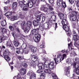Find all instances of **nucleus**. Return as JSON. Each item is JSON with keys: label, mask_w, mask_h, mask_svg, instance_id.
Returning <instances> with one entry per match:
<instances>
[{"label": "nucleus", "mask_w": 79, "mask_h": 79, "mask_svg": "<svg viewBox=\"0 0 79 79\" xmlns=\"http://www.w3.org/2000/svg\"><path fill=\"white\" fill-rule=\"evenodd\" d=\"M19 6H20L21 8H23L24 7V4L23 2L21 1H19Z\"/></svg>", "instance_id": "24"}, {"label": "nucleus", "mask_w": 79, "mask_h": 79, "mask_svg": "<svg viewBox=\"0 0 79 79\" xmlns=\"http://www.w3.org/2000/svg\"><path fill=\"white\" fill-rule=\"evenodd\" d=\"M7 47L8 48H10V49L12 50H15V48L13 44H7Z\"/></svg>", "instance_id": "10"}, {"label": "nucleus", "mask_w": 79, "mask_h": 79, "mask_svg": "<svg viewBox=\"0 0 79 79\" xmlns=\"http://www.w3.org/2000/svg\"><path fill=\"white\" fill-rule=\"evenodd\" d=\"M27 26L30 27L31 26V25H32V22L31 21H28L27 23Z\"/></svg>", "instance_id": "39"}, {"label": "nucleus", "mask_w": 79, "mask_h": 79, "mask_svg": "<svg viewBox=\"0 0 79 79\" xmlns=\"http://www.w3.org/2000/svg\"><path fill=\"white\" fill-rule=\"evenodd\" d=\"M44 68L45 67L46 68H50L49 63L48 62V60H46L44 62Z\"/></svg>", "instance_id": "14"}, {"label": "nucleus", "mask_w": 79, "mask_h": 79, "mask_svg": "<svg viewBox=\"0 0 79 79\" xmlns=\"http://www.w3.org/2000/svg\"><path fill=\"white\" fill-rule=\"evenodd\" d=\"M75 60L76 61L77 63H79V58L76 57Z\"/></svg>", "instance_id": "57"}, {"label": "nucleus", "mask_w": 79, "mask_h": 79, "mask_svg": "<svg viewBox=\"0 0 79 79\" xmlns=\"http://www.w3.org/2000/svg\"><path fill=\"white\" fill-rule=\"evenodd\" d=\"M19 17L20 18H23L24 17V16L21 13H19Z\"/></svg>", "instance_id": "48"}, {"label": "nucleus", "mask_w": 79, "mask_h": 79, "mask_svg": "<svg viewBox=\"0 0 79 79\" xmlns=\"http://www.w3.org/2000/svg\"><path fill=\"white\" fill-rule=\"evenodd\" d=\"M29 48L31 50L32 52H33L34 53L35 52H36V51L37 50V48L34 47L30 46L29 47Z\"/></svg>", "instance_id": "19"}, {"label": "nucleus", "mask_w": 79, "mask_h": 79, "mask_svg": "<svg viewBox=\"0 0 79 79\" xmlns=\"http://www.w3.org/2000/svg\"><path fill=\"white\" fill-rule=\"evenodd\" d=\"M74 68H75V69H79V64H77L75 66Z\"/></svg>", "instance_id": "51"}, {"label": "nucleus", "mask_w": 79, "mask_h": 79, "mask_svg": "<svg viewBox=\"0 0 79 79\" xmlns=\"http://www.w3.org/2000/svg\"><path fill=\"white\" fill-rule=\"evenodd\" d=\"M66 32L68 36H71V32L70 30L66 31Z\"/></svg>", "instance_id": "38"}, {"label": "nucleus", "mask_w": 79, "mask_h": 79, "mask_svg": "<svg viewBox=\"0 0 79 79\" xmlns=\"http://www.w3.org/2000/svg\"><path fill=\"white\" fill-rule=\"evenodd\" d=\"M36 77V75L35 73H33L30 76L31 79H35Z\"/></svg>", "instance_id": "29"}, {"label": "nucleus", "mask_w": 79, "mask_h": 79, "mask_svg": "<svg viewBox=\"0 0 79 79\" xmlns=\"http://www.w3.org/2000/svg\"><path fill=\"white\" fill-rule=\"evenodd\" d=\"M17 23L18 24H21V25H22V24H23V21H19L17 22Z\"/></svg>", "instance_id": "52"}, {"label": "nucleus", "mask_w": 79, "mask_h": 79, "mask_svg": "<svg viewBox=\"0 0 79 79\" xmlns=\"http://www.w3.org/2000/svg\"><path fill=\"white\" fill-rule=\"evenodd\" d=\"M22 65L23 67H24V68H26V67L27 66V63H23Z\"/></svg>", "instance_id": "50"}, {"label": "nucleus", "mask_w": 79, "mask_h": 79, "mask_svg": "<svg viewBox=\"0 0 79 79\" xmlns=\"http://www.w3.org/2000/svg\"><path fill=\"white\" fill-rule=\"evenodd\" d=\"M63 28L65 31V32L68 31H69L70 30V28H69V27L68 26V25H63Z\"/></svg>", "instance_id": "12"}, {"label": "nucleus", "mask_w": 79, "mask_h": 79, "mask_svg": "<svg viewBox=\"0 0 79 79\" xmlns=\"http://www.w3.org/2000/svg\"><path fill=\"white\" fill-rule=\"evenodd\" d=\"M63 0H58L57 1V4L58 6L61 5L63 3Z\"/></svg>", "instance_id": "28"}, {"label": "nucleus", "mask_w": 79, "mask_h": 79, "mask_svg": "<svg viewBox=\"0 0 79 79\" xmlns=\"http://www.w3.org/2000/svg\"><path fill=\"white\" fill-rule=\"evenodd\" d=\"M9 54H10L9 53V51L8 50V49H6L4 51V52L3 55L4 57L8 56V55H9Z\"/></svg>", "instance_id": "11"}, {"label": "nucleus", "mask_w": 79, "mask_h": 79, "mask_svg": "<svg viewBox=\"0 0 79 79\" xmlns=\"http://www.w3.org/2000/svg\"><path fill=\"white\" fill-rule=\"evenodd\" d=\"M12 35L13 36L14 38H15L16 37V34H15L14 32H13L11 33Z\"/></svg>", "instance_id": "58"}, {"label": "nucleus", "mask_w": 79, "mask_h": 79, "mask_svg": "<svg viewBox=\"0 0 79 79\" xmlns=\"http://www.w3.org/2000/svg\"><path fill=\"white\" fill-rule=\"evenodd\" d=\"M49 0V2L51 4V6H53L54 4V0Z\"/></svg>", "instance_id": "37"}, {"label": "nucleus", "mask_w": 79, "mask_h": 79, "mask_svg": "<svg viewBox=\"0 0 79 79\" xmlns=\"http://www.w3.org/2000/svg\"><path fill=\"white\" fill-rule=\"evenodd\" d=\"M61 23L63 26H66V25H68L69 23L68 22V21L66 19H62L61 21Z\"/></svg>", "instance_id": "9"}, {"label": "nucleus", "mask_w": 79, "mask_h": 79, "mask_svg": "<svg viewBox=\"0 0 79 79\" xmlns=\"http://www.w3.org/2000/svg\"><path fill=\"white\" fill-rule=\"evenodd\" d=\"M14 45L15 47H18V45H19V43L18 42H16L15 41H14Z\"/></svg>", "instance_id": "40"}, {"label": "nucleus", "mask_w": 79, "mask_h": 79, "mask_svg": "<svg viewBox=\"0 0 79 79\" xmlns=\"http://www.w3.org/2000/svg\"><path fill=\"white\" fill-rule=\"evenodd\" d=\"M32 2L33 3H34L35 4L38 3V6H39V2L38 0H32Z\"/></svg>", "instance_id": "42"}, {"label": "nucleus", "mask_w": 79, "mask_h": 79, "mask_svg": "<svg viewBox=\"0 0 79 79\" xmlns=\"http://www.w3.org/2000/svg\"><path fill=\"white\" fill-rule=\"evenodd\" d=\"M40 76L41 79H44L45 77V74L44 73H41Z\"/></svg>", "instance_id": "34"}, {"label": "nucleus", "mask_w": 79, "mask_h": 79, "mask_svg": "<svg viewBox=\"0 0 79 79\" xmlns=\"http://www.w3.org/2000/svg\"><path fill=\"white\" fill-rule=\"evenodd\" d=\"M71 53H70V54H72V55H74V54H75V52L74 51H71Z\"/></svg>", "instance_id": "64"}, {"label": "nucleus", "mask_w": 79, "mask_h": 79, "mask_svg": "<svg viewBox=\"0 0 79 79\" xmlns=\"http://www.w3.org/2000/svg\"><path fill=\"white\" fill-rule=\"evenodd\" d=\"M39 28L36 29H34L31 31V35H34L33 39L31 40L32 42H38L40 40L41 36L40 34H38Z\"/></svg>", "instance_id": "1"}, {"label": "nucleus", "mask_w": 79, "mask_h": 79, "mask_svg": "<svg viewBox=\"0 0 79 79\" xmlns=\"http://www.w3.org/2000/svg\"><path fill=\"white\" fill-rule=\"evenodd\" d=\"M9 28L11 31H13L15 30V28L13 26L10 25L9 27Z\"/></svg>", "instance_id": "35"}, {"label": "nucleus", "mask_w": 79, "mask_h": 79, "mask_svg": "<svg viewBox=\"0 0 79 79\" xmlns=\"http://www.w3.org/2000/svg\"><path fill=\"white\" fill-rule=\"evenodd\" d=\"M29 8H32L33 6L35 8H38V3L35 4L33 3L32 1L29 2L28 3L27 5Z\"/></svg>", "instance_id": "5"}, {"label": "nucleus", "mask_w": 79, "mask_h": 79, "mask_svg": "<svg viewBox=\"0 0 79 79\" xmlns=\"http://www.w3.org/2000/svg\"><path fill=\"white\" fill-rule=\"evenodd\" d=\"M4 12H6V11H8V7L6 6L4 7Z\"/></svg>", "instance_id": "44"}, {"label": "nucleus", "mask_w": 79, "mask_h": 79, "mask_svg": "<svg viewBox=\"0 0 79 79\" xmlns=\"http://www.w3.org/2000/svg\"><path fill=\"white\" fill-rule=\"evenodd\" d=\"M54 63V62H51L49 63V68L51 69H53L55 68Z\"/></svg>", "instance_id": "13"}, {"label": "nucleus", "mask_w": 79, "mask_h": 79, "mask_svg": "<svg viewBox=\"0 0 79 79\" xmlns=\"http://www.w3.org/2000/svg\"><path fill=\"white\" fill-rule=\"evenodd\" d=\"M79 13L77 12L72 11L71 13L69 15V19L71 21H74L77 19V16L78 15Z\"/></svg>", "instance_id": "2"}, {"label": "nucleus", "mask_w": 79, "mask_h": 79, "mask_svg": "<svg viewBox=\"0 0 79 79\" xmlns=\"http://www.w3.org/2000/svg\"><path fill=\"white\" fill-rule=\"evenodd\" d=\"M2 32L3 34H5V33L7 32V31H6V30L5 28H3V29H2Z\"/></svg>", "instance_id": "47"}, {"label": "nucleus", "mask_w": 79, "mask_h": 79, "mask_svg": "<svg viewBox=\"0 0 79 79\" xmlns=\"http://www.w3.org/2000/svg\"><path fill=\"white\" fill-rule=\"evenodd\" d=\"M46 5H47V6H48L49 9L50 10L52 11V10H54L53 8L52 7V6H50V4L47 3L46 4Z\"/></svg>", "instance_id": "27"}, {"label": "nucleus", "mask_w": 79, "mask_h": 79, "mask_svg": "<svg viewBox=\"0 0 79 79\" xmlns=\"http://www.w3.org/2000/svg\"><path fill=\"white\" fill-rule=\"evenodd\" d=\"M17 58L20 60H23V57L21 56H18Z\"/></svg>", "instance_id": "54"}, {"label": "nucleus", "mask_w": 79, "mask_h": 79, "mask_svg": "<svg viewBox=\"0 0 79 79\" xmlns=\"http://www.w3.org/2000/svg\"><path fill=\"white\" fill-rule=\"evenodd\" d=\"M71 62V59L69 58H68L67 60H66V63H69Z\"/></svg>", "instance_id": "60"}, {"label": "nucleus", "mask_w": 79, "mask_h": 79, "mask_svg": "<svg viewBox=\"0 0 79 79\" xmlns=\"http://www.w3.org/2000/svg\"><path fill=\"white\" fill-rule=\"evenodd\" d=\"M13 13H15V12H7L5 14V15L7 17L8 19H9L10 17V16Z\"/></svg>", "instance_id": "8"}, {"label": "nucleus", "mask_w": 79, "mask_h": 79, "mask_svg": "<svg viewBox=\"0 0 79 79\" xmlns=\"http://www.w3.org/2000/svg\"><path fill=\"white\" fill-rule=\"evenodd\" d=\"M46 71H47V73H48V74H51L52 73V72H51V70L50 69H46Z\"/></svg>", "instance_id": "49"}, {"label": "nucleus", "mask_w": 79, "mask_h": 79, "mask_svg": "<svg viewBox=\"0 0 79 79\" xmlns=\"http://www.w3.org/2000/svg\"><path fill=\"white\" fill-rule=\"evenodd\" d=\"M64 7V8H66V2H63L61 5Z\"/></svg>", "instance_id": "46"}, {"label": "nucleus", "mask_w": 79, "mask_h": 79, "mask_svg": "<svg viewBox=\"0 0 79 79\" xmlns=\"http://www.w3.org/2000/svg\"><path fill=\"white\" fill-rule=\"evenodd\" d=\"M61 55H59L57 56V58H59L60 59H62V60H63L64 59V58L66 57V54H63L62 57H61Z\"/></svg>", "instance_id": "16"}, {"label": "nucleus", "mask_w": 79, "mask_h": 79, "mask_svg": "<svg viewBox=\"0 0 79 79\" xmlns=\"http://www.w3.org/2000/svg\"><path fill=\"white\" fill-rule=\"evenodd\" d=\"M18 18H19L18 16V15H15V16L14 15L13 16L11 17L10 19L11 21H13L17 20V19H18Z\"/></svg>", "instance_id": "15"}, {"label": "nucleus", "mask_w": 79, "mask_h": 79, "mask_svg": "<svg viewBox=\"0 0 79 79\" xmlns=\"http://www.w3.org/2000/svg\"><path fill=\"white\" fill-rule=\"evenodd\" d=\"M36 64H36L35 65H34V64H31L30 66L31 67H32L33 68H35V65H36Z\"/></svg>", "instance_id": "56"}, {"label": "nucleus", "mask_w": 79, "mask_h": 79, "mask_svg": "<svg viewBox=\"0 0 79 79\" xmlns=\"http://www.w3.org/2000/svg\"><path fill=\"white\" fill-rule=\"evenodd\" d=\"M26 24H27V23H26L25 21H24L23 22L22 24V26H26Z\"/></svg>", "instance_id": "55"}, {"label": "nucleus", "mask_w": 79, "mask_h": 79, "mask_svg": "<svg viewBox=\"0 0 79 79\" xmlns=\"http://www.w3.org/2000/svg\"><path fill=\"white\" fill-rule=\"evenodd\" d=\"M58 16L60 19H64V14L62 13H59L58 14Z\"/></svg>", "instance_id": "17"}, {"label": "nucleus", "mask_w": 79, "mask_h": 79, "mask_svg": "<svg viewBox=\"0 0 79 79\" xmlns=\"http://www.w3.org/2000/svg\"><path fill=\"white\" fill-rule=\"evenodd\" d=\"M20 74L22 76H24L25 74H26V70H24V69H22L20 71Z\"/></svg>", "instance_id": "25"}, {"label": "nucleus", "mask_w": 79, "mask_h": 79, "mask_svg": "<svg viewBox=\"0 0 79 79\" xmlns=\"http://www.w3.org/2000/svg\"><path fill=\"white\" fill-rule=\"evenodd\" d=\"M18 26V24L17 23H15V24H13V26L14 27V28H15V29H16V28H17Z\"/></svg>", "instance_id": "45"}, {"label": "nucleus", "mask_w": 79, "mask_h": 79, "mask_svg": "<svg viewBox=\"0 0 79 79\" xmlns=\"http://www.w3.org/2000/svg\"><path fill=\"white\" fill-rule=\"evenodd\" d=\"M78 36L77 35H74L73 36V40L75 41L76 42V44H79V39H78Z\"/></svg>", "instance_id": "7"}, {"label": "nucleus", "mask_w": 79, "mask_h": 79, "mask_svg": "<svg viewBox=\"0 0 79 79\" xmlns=\"http://www.w3.org/2000/svg\"><path fill=\"white\" fill-rule=\"evenodd\" d=\"M52 20L54 21H56V16L55 15H52Z\"/></svg>", "instance_id": "43"}, {"label": "nucleus", "mask_w": 79, "mask_h": 79, "mask_svg": "<svg viewBox=\"0 0 79 79\" xmlns=\"http://www.w3.org/2000/svg\"><path fill=\"white\" fill-rule=\"evenodd\" d=\"M41 10L44 12H47V11H48V9L47 7H45L44 6H43L41 8Z\"/></svg>", "instance_id": "31"}, {"label": "nucleus", "mask_w": 79, "mask_h": 79, "mask_svg": "<svg viewBox=\"0 0 79 79\" xmlns=\"http://www.w3.org/2000/svg\"><path fill=\"white\" fill-rule=\"evenodd\" d=\"M42 16H43V14H42L38 15L37 16L36 20H34L33 21V24L34 26H39L40 24V22L39 21H40Z\"/></svg>", "instance_id": "3"}, {"label": "nucleus", "mask_w": 79, "mask_h": 79, "mask_svg": "<svg viewBox=\"0 0 79 79\" xmlns=\"http://www.w3.org/2000/svg\"><path fill=\"white\" fill-rule=\"evenodd\" d=\"M4 58L7 61H9L10 60V58L9 56L4 57Z\"/></svg>", "instance_id": "41"}, {"label": "nucleus", "mask_w": 79, "mask_h": 79, "mask_svg": "<svg viewBox=\"0 0 79 79\" xmlns=\"http://www.w3.org/2000/svg\"><path fill=\"white\" fill-rule=\"evenodd\" d=\"M38 68L39 69L37 71V73L41 74L43 73V70L42 69H44V65L42 63H40L38 64Z\"/></svg>", "instance_id": "4"}, {"label": "nucleus", "mask_w": 79, "mask_h": 79, "mask_svg": "<svg viewBox=\"0 0 79 79\" xmlns=\"http://www.w3.org/2000/svg\"><path fill=\"white\" fill-rule=\"evenodd\" d=\"M77 64V63L76 62L73 63L72 64L73 67L74 68Z\"/></svg>", "instance_id": "61"}, {"label": "nucleus", "mask_w": 79, "mask_h": 79, "mask_svg": "<svg viewBox=\"0 0 79 79\" xmlns=\"http://www.w3.org/2000/svg\"><path fill=\"white\" fill-rule=\"evenodd\" d=\"M29 2V0H24L23 3L24 5H27Z\"/></svg>", "instance_id": "36"}, {"label": "nucleus", "mask_w": 79, "mask_h": 79, "mask_svg": "<svg viewBox=\"0 0 79 79\" xmlns=\"http://www.w3.org/2000/svg\"><path fill=\"white\" fill-rule=\"evenodd\" d=\"M32 60H37L39 61V57L35 55H33L32 56Z\"/></svg>", "instance_id": "20"}, {"label": "nucleus", "mask_w": 79, "mask_h": 79, "mask_svg": "<svg viewBox=\"0 0 79 79\" xmlns=\"http://www.w3.org/2000/svg\"><path fill=\"white\" fill-rule=\"evenodd\" d=\"M73 72L75 73L77 75H79V69H74L73 70Z\"/></svg>", "instance_id": "33"}, {"label": "nucleus", "mask_w": 79, "mask_h": 79, "mask_svg": "<svg viewBox=\"0 0 79 79\" xmlns=\"http://www.w3.org/2000/svg\"><path fill=\"white\" fill-rule=\"evenodd\" d=\"M30 29H31V27H29L27 26L26 27L25 32L26 34H27L29 32V31H30Z\"/></svg>", "instance_id": "23"}, {"label": "nucleus", "mask_w": 79, "mask_h": 79, "mask_svg": "<svg viewBox=\"0 0 79 79\" xmlns=\"http://www.w3.org/2000/svg\"><path fill=\"white\" fill-rule=\"evenodd\" d=\"M17 79H22L21 77V76L19 74H18V75L17 76Z\"/></svg>", "instance_id": "53"}, {"label": "nucleus", "mask_w": 79, "mask_h": 79, "mask_svg": "<svg viewBox=\"0 0 79 79\" xmlns=\"http://www.w3.org/2000/svg\"><path fill=\"white\" fill-rule=\"evenodd\" d=\"M28 7V6L27 5L25 6H23V10L24 11H27V10H28L29 9Z\"/></svg>", "instance_id": "30"}, {"label": "nucleus", "mask_w": 79, "mask_h": 79, "mask_svg": "<svg viewBox=\"0 0 79 79\" xmlns=\"http://www.w3.org/2000/svg\"><path fill=\"white\" fill-rule=\"evenodd\" d=\"M2 37V39H3V40H5L6 39L5 36V35H2V36L1 37Z\"/></svg>", "instance_id": "62"}, {"label": "nucleus", "mask_w": 79, "mask_h": 79, "mask_svg": "<svg viewBox=\"0 0 79 79\" xmlns=\"http://www.w3.org/2000/svg\"><path fill=\"white\" fill-rule=\"evenodd\" d=\"M65 73H66V75H69V68H67L65 70Z\"/></svg>", "instance_id": "21"}, {"label": "nucleus", "mask_w": 79, "mask_h": 79, "mask_svg": "<svg viewBox=\"0 0 79 79\" xmlns=\"http://www.w3.org/2000/svg\"><path fill=\"white\" fill-rule=\"evenodd\" d=\"M44 26H41L40 27V29L41 31H43L44 29L49 28V25L47 23H45L43 24Z\"/></svg>", "instance_id": "6"}, {"label": "nucleus", "mask_w": 79, "mask_h": 79, "mask_svg": "<svg viewBox=\"0 0 79 79\" xmlns=\"http://www.w3.org/2000/svg\"><path fill=\"white\" fill-rule=\"evenodd\" d=\"M49 13V14H50L51 15H52V16H53L55 13V11H53Z\"/></svg>", "instance_id": "59"}, {"label": "nucleus", "mask_w": 79, "mask_h": 79, "mask_svg": "<svg viewBox=\"0 0 79 79\" xmlns=\"http://www.w3.org/2000/svg\"><path fill=\"white\" fill-rule=\"evenodd\" d=\"M15 29L17 32H19V33H20V30H19V28H18V27Z\"/></svg>", "instance_id": "63"}, {"label": "nucleus", "mask_w": 79, "mask_h": 79, "mask_svg": "<svg viewBox=\"0 0 79 79\" xmlns=\"http://www.w3.org/2000/svg\"><path fill=\"white\" fill-rule=\"evenodd\" d=\"M1 24L2 26H5L6 24V20H4L3 21H2L1 22Z\"/></svg>", "instance_id": "26"}, {"label": "nucleus", "mask_w": 79, "mask_h": 79, "mask_svg": "<svg viewBox=\"0 0 79 79\" xmlns=\"http://www.w3.org/2000/svg\"><path fill=\"white\" fill-rule=\"evenodd\" d=\"M52 76L54 79H58V77L55 73H52Z\"/></svg>", "instance_id": "32"}, {"label": "nucleus", "mask_w": 79, "mask_h": 79, "mask_svg": "<svg viewBox=\"0 0 79 79\" xmlns=\"http://www.w3.org/2000/svg\"><path fill=\"white\" fill-rule=\"evenodd\" d=\"M18 5V3L16 2H14L12 4V9L13 10H15L17 7Z\"/></svg>", "instance_id": "18"}, {"label": "nucleus", "mask_w": 79, "mask_h": 79, "mask_svg": "<svg viewBox=\"0 0 79 79\" xmlns=\"http://www.w3.org/2000/svg\"><path fill=\"white\" fill-rule=\"evenodd\" d=\"M56 63H59L60 61H61V59L60 58H57L56 60V58L54 59Z\"/></svg>", "instance_id": "22"}]
</instances>
